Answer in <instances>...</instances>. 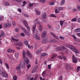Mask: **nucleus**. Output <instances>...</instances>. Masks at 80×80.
I'll return each mask as SVG.
<instances>
[{"mask_svg": "<svg viewBox=\"0 0 80 80\" xmlns=\"http://www.w3.org/2000/svg\"><path fill=\"white\" fill-rule=\"evenodd\" d=\"M72 10L73 12H75L76 11V8H74L72 9Z\"/></svg>", "mask_w": 80, "mask_h": 80, "instance_id": "obj_64", "label": "nucleus"}, {"mask_svg": "<svg viewBox=\"0 0 80 80\" xmlns=\"http://www.w3.org/2000/svg\"><path fill=\"white\" fill-rule=\"evenodd\" d=\"M77 20V19L76 18H74L72 19L71 20L72 22H76Z\"/></svg>", "mask_w": 80, "mask_h": 80, "instance_id": "obj_36", "label": "nucleus"}, {"mask_svg": "<svg viewBox=\"0 0 80 80\" xmlns=\"http://www.w3.org/2000/svg\"><path fill=\"white\" fill-rule=\"evenodd\" d=\"M14 1H17L18 2H20L22 1V0H12Z\"/></svg>", "mask_w": 80, "mask_h": 80, "instance_id": "obj_57", "label": "nucleus"}, {"mask_svg": "<svg viewBox=\"0 0 80 80\" xmlns=\"http://www.w3.org/2000/svg\"><path fill=\"white\" fill-rule=\"evenodd\" d=\"M26 52L25 51H22V57H23L26 56Z\"/></svg>", "mask_w": 80, "mask_h": 80, "instance_id": "obj_28", "label": "nucleus"}, {"mask_svg": "<svg viewBox=\"0 0 80 80\" xmlns=\"http://www.w3.org/2000/svg\"><path fill=\"white\" fill-rule=\"evenodd\" d=\"M50 16L51 17H54L55 18L57 17V16L53 14H52L50 15Z\"/></svg>", "mask_w": 80, "mask_h": 80, "instance_id": "obj_25", "label": "nucleus"}, {"mask_svg": "<svg viewBox=\"0 0 80 80\" xmlns=\"http://www.w3.org/2000/svg\"><path fill=\"white\" fill-rule=\"evenodd\" d=\"M5 65L6 67H7V68H8V69H9V65L7 63H5Z\"/></svg>", "mask_w": 80, "mask_h": 80, "instance_id": "obj_34", "label": "nucleus"}, {"mask_svg": "<svg viewBox=\"0 0 80 80\" xmlns=\"http://www.w3.org/2000/svg\"><path fill=\"white\" fill-rule=\"evenodd\" d=\"M19 46L20 47H22L23 46V43H21V42H20L19 44Z\"/></svg>", "mask_w": 80, "mask_h": 80, "instance_id": "obj_52", "label": "nucleus"}, {"mask_svg": "<svg viewBox=\"0 0 80 80\" xmlns=\"http://www.w3.org/2000/svg\"><path fill=\"white\" fill-rule=\"evenodd\" d=\"M80 68V66L78 67L77 68V71L78 72H79V69Z\"/></svg>", "mask_w": 80, "mask_h": 80, "instance_id": "obj_47", "label": "nucleus"}, {"mask_svg": "<svg viewBox=\"0 0 80 80\" xmlns=\"http://www.w3.org/2000/svg\"><path fill=\"white\" fill-rule=\"evenodd\" d=\"M55 4L54 2H51L49 3V4L51 5H53Z\"/></svg>", "mask_w": 80, "mask_h": 80, "instance_id": "obj_39", "label": "nucleus"}, {"mask_svg": "<svg viewBox=\"0 0 80 80\" xmlns=\"http://www.w3.org/2000/svg\"><path fill=\"white\" fill-rule=\"evenodd\" d=\"M52 42H57V40H56V39H52Z\"/></svg>", "mask_w": 80, "mask_h": 80, "instance_id": "obj_40", "label": "nucleus"}, {"mask_svg": "<svg viewBox=\"0 0 80 80\" xmlns=\"http://www.w3.org/2000/svg\"><path fill=\"white\" fill-rule=\"evenodd\" d=\"M3 72H2V70L0 69V75H1L2 74Z\"/></svg>", "mask_w": 80, "mask_h": 80, "instance_id": "obj_61", "label": "nucleus"}, {"mask_svg": "<svg viewBox=\"0 0 80 80\" xmlns=\"http://www.w3.org/2000/svg\"><path fill=\"white\" fill-rule=\"evenodd\" d=\"M27 67H28V69L29 68H30V67L31 65L30 64H28V65Z\"/></svg>", "mask_w": 80, "mask_h": 80, "instance_id": "obj_62", "label": "nucleus"}, {"mask_svg": "<svg viewBox=\"0 0 80 80\" xmlns=\"http://www.w3.org/2000/svg\"><path fill=\"white\" fill-rule=\"evenodd\" d=\"M21 35L22 37H24L25 36L24 33H21Z\"/></svg>", "mask_w": 80, "mask_h": 80, "instance_id": "obj_55", "label": "nucleus"}, {"mask_svg": "<svg viewBox=\"0 0 80 80\" xmlns=\"http://www.w3.org/2000/svg\"><path fill=\"white\" fill-rule=\"evenodd\" d=\"M47 34V31H44L42 33V38H45Z\"/></svg>", "mask_w": 80, "mask_h": 80, "instance_id": "obj_13", "label": "nucleus"}, {"mask_svg": "<svg viewBox=\"0 0 80 80\" xmlns=\"http://www.w3.org/2000/svg\"><path fill=\"white\" fill-rule=\"evenodd\" d=\"M70 69V66L69 65H68L67 66L66 70H68Z\"/></svg>", "mask_w": 80, "mask_h": 80, "instance_id": "obj_42", "label": "nucleus"}, {"mask_svg": "<svg viewBox=\"0 0 80 80\" xmlns=\"http://www.w3.org/2000/svg\"><path fill=\"white\" fill-rule=\"evenodd\" d=\"M58 58H59V59H62L63 58L66 60L67 59V58L65 57H62V56H59L58 57Z\"/></svg>", "mask_w": 80, "mask_h": 80, "instance_id": "obj_14", "label": "nucleus"}, {"mask_svg": "<svg viewBox=\"0 0 80 80\" xmlns=\"http://www.w3.org/2000/svg\"><path fill=\"white\" fill-rule=\"evenodd\" d=\"M3 77H8V74L6 72L5 70H3L2 73Z\"/></svg>", "mask_w": 80, "mask_h": 80, "instance_id": "obj_7", "label": "nucleus"}, {"mask_svg": "<svg viewBox=\"0 0 80 80\" xmlns=\"http://www.w3.org/2000/svg\"><path fill=\"white\" fill-rule=\"evenodd\" d=\"M47 13H46V12H45L44 13H43V14H42V18L44 19H46L47 18Z\"/></svg>", "mask_w": 80, "mask_h": 80, "instance_id": "obj_15", "label": "nucleus"}, {"mask_svg": "<svg viewBox=\"0 0 80 80\" xmlns=\"http://www.w3.org/2000/svg\"><path fill=\"white\" fill-rule=\"evenodd\" d=\"M33 5V3L32 4L31 3H29V7H31Z\"/></svg>", "mask_w": 80, "mask_h": 80, "instance_id": "obj_44", "label": "nucleus"}, {"mask_svg": "<svg viewBox=\"0 0 80 80\" xmlns=\"http://www.w3.org/2000/svg\"><path fill=\"white\" fill-rule=\"evenodd\" d=\"M57 9L59 11H61L63 10V8L62 7H59L57 8Z\"/></svg>", "mask_w": 80, "mask_h": 80, "instance_id": "obj_38", "label": "nucleus"}, {"mask_svg": "<svg viewBox=\"0 0 80 80\" xmlns=\"http://www.w3.org/2000/svg\"><path fill=\"white\" fill-rule=\"evenodd\" d=\"M11 40H12V42H13V41L17 42H18V41H19V39L15 38H13V37H12Z\"/></svg>", "mask_w": 80, "mask_h": 80, "instance_id": "obj_10", "label": "nucleus"}, {"mask_svg": "<svg viewBox=\"0 0 80 80\" xmlns=\"http://www.w3.org/2000/svg\"><path fill=\"white\" fill-rule=\"evenodd\" d=\"M27 79H28V80H29L31 79V75H29L27 76Z\"/></svg>", "mask_w": 80, "mask_h": 80, "instance_id": "obj_23", "label": "nucleus"}, {"mask_svg": "<svg viewBox=\"0 0 80 80\" xmlns=\"http://www.w3.org/2000/svg\"><path fill=\"white\" fill-rule=\"evenodd\" d=\"M27 53L28 54V56H29L31 58H32V55L30 53L29 51H27Z\"/></svg>", "mask_w": 80, "mask_h": 80, "instance_id": "obj_16", "label": "nucleus"}, {"mask_svg": "<svg viewBox=\"0 0 80 80\" xmlns=\"http://www.w3.org/2000/svg\"><path fill=\"white\" fill-rule=\"evenodd\" d=\"M18 11L20 12H22V10L20 8L18 9Z\"/></svg>", "mask_w": 80, "mask_h": 80, "instance_id": "obj_60", "label": "nucleus"}, {"mask_svg": "<svg viewBox=\"0 0 80 80\" xmlns=\"http://www.w3.org/2000/svg\"><path fill=\"white\" fill-rule=\"evenodd\" d=\"M4 18V17L3 16H0V21L2 20V19Z\"/></svg>", "mask_w": 80, "mask_h": 80, "instance_id": "obj_46", "label": "nucleus"}, {"mask_svg": "<svg viewBox=\"0 0 80 80\" xmlns=\"http://www.w3.org/2000/svg\"><path fill=\"white\" fill-rule=\"evenodd\" d=\"M48 27L49 30H52V26L50 25H48Z\"/></svg>", "mask_w": 80, "mask_h": 80, "instance_id": "obj_22", "label": "nucleus"}, {"mask_svg": "<svg viewBox=\"0 0 80 80\" xmlns=\"http://www.w3.org/2000/svg\"><path fill=\"white\" fill-rule=\"evenodd\" d=\"M14 52V50H12L11 49H9L7 50V52L9 53Z\"/></svg>", "mask_w": 80, "mask_h": 80, "instance_id": "obj_18", "label": "nucleus"}, {"mask_svg": "<svg viewBox=\"0 0 80 80\" xmlns=\"http://www.w3.org/2000/svg\"><path fill=\"white\" fill-rule=\"evenodd\" d=\"M22 6H24L25 5L27 4V2L25 1H24L22 2Z\"/></svg>", "mask_w": 80, "mask_h": 80, "instance_id": "obj_37", "label": "nucleus"}, {"mask_svg": "<svg viewBox=\"0 0 80 80\" xmlns=\"http://www.w3.org/2000/svg\"><path fill=\"white\" fill-rule=\"evenodd\" d=\"M72 36L73 38H74V39L75 40H76L77 39V38L76 37L75 35H72Z\"/></svg>", "mask_w": 80, "mask_h": 80, "instance_id": "obj_45", "label": "nucleus"}, {"mask_svg": "<svg viewBox=\"0 0 80 80\" xmlns=\"http://www.w3.org/2000/svg\"><path fill=\"white\" fill-rule=\"evenodd\" d=\"M72 60L73 63H76L78 62V59L75 58L74 56H72Z\"/></svg>", "mask_w": 80, "mask_h": 80, "instance_id": "obj_9", "label": "nucleus"}, {"mask_svg": "<svg viewBox=\"0 0 80 80\" xmlns=\"http://www.w3.org/2000/svg\"><path fill=\"white\" fill-rule=\"evenodd\" d=\"M42 50L41 49H39L37 51V53L40 54Z\"/></svg>", "mask_w": 80, "mask_h": 80, "instance_id": "obj_27", "label": "nucleus"}, {"mask_svg": "<svg viewBox=\"0 0 80 80\" xmlns=\"http://www.w3.org/2000/svg\"><path fill=\"white\" fill-rule=\"evenodd\" d=\"M24 16L25 17H27V18H28V17H29V16L27 14H24Z\"/></svg>", "mask_w": 80, "mask_h": 80, "instance_id": "obj_54", "label": "nucleus"}, {"mask_svg": "<svg viewBox=\"0 0 80 80\" xmlns=\"http://www.w3.org/2000/svg\"><path fill=\"white\" fill-rule=\"evenodd\" d=\"M47 54L46 53H44L42 54V57H45L47 55Z\"/></svg>", "mask_w": 80, "mask_h": 80, "instance_id": "obj_35", "label": "nucleus"}, {"mask_svg": "<svg viewBox=\"0 0 80 80\" xmlns=\"http://www.w3.org/2000/svg\"><path fill=\"white\" fill-rule=\"evenodd\" d=\"M57 56V55L56 54H53L52 56V57L51 58V59L52 60L54 58Z\"/></svg>", "mask_w": 80, "mask_h": 80, "instance_id": "obj_20", "label": "nucleus"}, {"mask_svg": "<svg viewBox=\"0 0 80 80\" xmlns=\"http://www.w3.org/2000/svg\"><path fill=\"white\" fill-rule=\"evenodd\" d=\"M25 63L24 62L22 61L21 63V65L19 64L16 68V69L18 71L20 70V68H23L25 67Z\"/></svg>", "mask_w": 80, "mask_h": 80, "instance_id": "obj_2", "label": "nucleus"}, {"mask_svg": "<svg viewBox=\"0 0 80 80\" xmlns=\"http://www.w3.org/2000/svg\"><path fill=\"white\" fill-rule=\"evenodd\" d=\"M75 41H76V42H80V39H76Z\"/></svg>", "mask_w": 80, "mask_h": 80, "instance_id": "obj_51", "label": "nucleus"}, {"mask_svg": "<svg viewBox=\"0 0 80 80\" xmlns=\"http://www.w3.org/2000/svg\"><path fill=\"white\" fill-rule=\"evenodd\" d=\"M36 28V24L34 26H33L32 27V31L33 32V36L34 38H36V39L37 40H40V37L39 36H38V35L36 34L37 33H36V34H34V33L35 32V30Z\"/></svg>", "mask_w": 80, "mask_h": 80, "instance_id": "obj_1", "label": "nucleus"}, {"mask_svg": "<svg viewBox=\"0 0 80 80\" xmlns=\"http://www.w3.org/2000/svg\"><path fill=\"white\" fill-rule=\"evenodd\" d=\"M51 65H49L48 66V68L49 69H51Z\"/></svg>", "mask_w": 80, "mask_h": 80, "instance_id": "obj_53", "label": "nucleus"}, {"mask_svg": "<svg viewBox=\"0 0 80 80\" xmlns=\"http://www.w3.org/2000/svg\"><path fill=\"white\" fill-rule=\"evenodd\" d=\"M15 57L16 58H18V56H19V54L18 53H15Z\"/></svg>", "mask_w": 80, "mask_h": 80, "instance_id": "obj_32", "label": "nucleus"}, {"mask_svg": "<svg viewBox=\"0 0 80 80\" xmlns=\"http://www.w3.org/2000/svg\"><path fill=\"white\" fill-rule=\"evenodd\" d=\"M5 6H8L9 5V3L8 2H6L5 3Z\"/></svg>", "mask_w": 80, "mask_h": 80, "instance_id": "obj_63", "label": "nucleus"}, {"mask_svg": "<svg viewBox=\"0 0 80 80\" xmlns=\"http://www.w3.org/2000/svg\"><path fill=\"white\" fill-rule=\"evenodd\" d=\"M66 46L68 48H69L70 49H71L73 51L75 52L78 53H79V52L72 45H66Z\"/></svg>", "mask_w": 80, "mask_h": 80, "instance_id": "obj_4", "label": "nucleus"}, {"mask_svg": "<svg viewBox=\"0 0 80 80\" xmlns=\"http://www.w3.org/2000/svg\"><path fill=\"white\" fill-rule=\"evenodd\" d=\"M36 14L37 15H40L41 12L37 10H35Z\"/></svg>", "mask_w": 80, "mask_h": 80, "instance_id": "obj_17", "label": "nucleus"}, {"mask_svg": "<svg viewBox=\"0 0 80 80\" xmlns=\"http://www.w3.org/2000/svg\"><path fill=\"white\" fill-rule=\"evenodd\" d=\"M59 38L60 39H65V38L62 36H60Z\"/></svg>", "mask_w": 80, "mask_h": 80, "instance_id": "obj_48", "label": "nucleus"}, {"mask_svg": "<svg viewBox=\"0 0 80 80\" xmlns=\"http://www.w3.org/2000/svg\"><path fill=\"white\" fill-rule=\"evenodd\" d=\"M62 50L61 48H58L55 49V50L57 51H61Z\"/></svg>", "mask_w": 80, "mask_h": 80, "instance_id": "obj_29", "label": "nucleus"}, {"mask_svg": "<svg viewBox=\"0 0 80 80\" xmlns=\"http://www.w3.org/2000/svg\"><path fill=\"white\" fill-rule=\"evenodd\" d=\"M39 79L41 80H44L45 79L43 78L42 77H39Z\"/></svg>", "mask_w": 80, "mask_h": 80, "instance_id": "obj_58", "label": "nucleus"}, {"mask_svg": "<svg viewBox=\"0 0 80 80\" xmlns=\"http://www.w3.org/2000/svg\"><path fill=\"white\" fill-rule=\"evenodd\" d=\"M13 78L14 80H17L18 79L16 75L13 76Z\"/></svg>", "mask_w": 80, "mask_h": 80, "instance_id": "obj_24", "label": "nucleus"}, {"mask_svg": "<svg viewBox=\"0 0 80 80\" xmlns=\"http://www.w3.org/2000/svg\"><path fill=\"white\" fill-rule=\"evenodd\" d=\"M23 59L25 60V62L27 63L26 64L28 63L29 62L28 58L26 57V56L24 57H23Z\"/></svg>", "mask_w": 80, "mask_h": 80, "instance_id": "obj_12", "label": "nucleus"}, {"mask_svg": "<svg viewBox=\"0 0 80 80\" xmlns=\"http://www.w3.org/2000/svg\"><path fill=\"white\" fill-rule=\"evenodd\" d=\"M60 24L61 26L62 27L63 26V24L64 22L63 21H60Z\"/></svg>", "mask_w": 80, "mask_h": 80, "instance_id": "obj_26", "label": "nucleus"}, {"mask_svg": "<svg viewBox=\"0 0 80 80\" xmlns=\"http://www.w3.org/2000/svg\"><path fill=\"white\" fill-rule=\"evenodd\" d=\"M38 19H37L36 20L34 21V22L36 24H38V25L39 26L38 29L41 32L43 30V28L42 27V25L40 24L39 22L38 21Z\"/></svg>", "mask_w": 80, "mask_h": 80, "instance_id": "obj_3", "label": "nucleus"}, {"mask_svg": "<svg viewBox=\"0 0 80 80\" xmlns=\"http://www.w3.org/2000/svg\"><path fill=\"white\" fill-rule=\"evenodd\" d=\"M50 34L52 35V36L53 38H55V39H56L58 40H59V38L55 34H54L52 32H50Z\"/></svg>", "mask_w": 80, "mask_h": 80, "instance_id": "obj_8", "label": "nucleus"}, {"mask_svg": "<svg viewBox=\"0 0 80 80\" xmlns=\"http://www.w3.org/2000/svg\"><path fill=\"white\" fill-rule=\"evenodd\" d=\"M23 23H24V25L27 28L28 30V31L30 32V28L29 27L27 24V22H26V21L25 20H24L23 21Z\"/></svg>", "mask_w": 80, "mask_h": 80, "instance_id": "obj_5", "label": "nucleus"}, {"mask_svg": "<svg viewBox=\"0 0 80 80\" xmlns=\"http://www.w3.org/2000/svg\"><path fill=\"white\" fill-rule=\"evenodd\" d=\"M48 39L47 38H44L42 40V42L43 43H45L47 42Z\"/></svg>", "mask_w": 80, "mask_h": 80, "instance_id": "obj_19", "label": "nucleus"}, {"mask_svg": "<svg viewBox=\"0 0 80 80\" xmlns=\"http://www.w3.org/2000/svg\"><path fill=\"white\" fill-rule=\"evenodd\" d=\"M75 32H80V28H78L77 29H76V30H75Z\"/></svg>", "mask_w": 80, "mask_h": 80, "instance_id": "obj_41", "label": "nucleus"}, {"mask_svg": "<svg viewBox=\"0 0 80 80\" xmlns=\"http://www.w3.org/2000/svg\"><path fill=\"white\" fill-rule=\"evenodd\" d=\"M55 12L56 13H59V12H60L59 11H58V9H57V10H55Z\"/></svg>", "mask_w": 80, "mask_h": 80, "instance_id": "obj_49", "label": "nucleus"}, {"mask_svg": "<svg viewBox=\"0 0 80 80\" xmlns=\"http://www.w3.org/2000/svg\"><path fill=\"white\" fill-rule=\"evenodd\" d=\"M40 1L42 3H44L45 2V0H40Z\"/></svg>", "mask_w": 80, "mask_h": 80, "instance_id": "obj_56", "label": "nucleus"}, {"mask_svg": "<svg viewBox=\"0 0 80 80\" xmlns=\"http://www.w3.org/2000/svg\"><path fill=\"white\" fill-rule=\"evenodd\" d=\"M46 74V72L45 71H44L43 72H42V75L43 77H45V75Z\"/></svg>", "mask_w": 80, "mask_h": 80, "instance_id": "obj_31", "label": "nucleus"}, {"mask_svg": "<svg viewBox=\"0 0 80 80\" xmlns=\"http://www.w3.org/2000/svg\"><path fill=\"white\" fill-rule=\"evenodd\" d=\"M1 35L3 37H4L5 36L4 33L2 31L1 32Z\"/></svg>", "mask_w": 80, "mask_h": 80, "instance_id": "obj_33", "label": "nucleus"}, {"mask_svg": "<svg viewBox=\"0 0 80 80\" xmlns=\"http://www.w3.org/2000/svg\"><path fill=\"white\" fill-rule=\"evenodd\" d=\"M65 0H62L60 3L61 5H63L64 4Z\"/></svg>", "mask_w": 80, "mask_h": 80, "instance_id": "obj_30", "label": "nucleus"}, {"mask_svg": "<svg viewBox=\"0 0 80 80\" xmlns=\"http://www.w3.org/2000/svg\"><path fill=\"white\" fill-rule=\"evenodd\" d=\"M12 24H13V26H16V24L15 22V21H12Z\"/></svg>", "mask_w": 80, "mask_h": 80, "instance_id": "obj_43", "label": "nucleus"}, {"mask_svg": "<svg viewBox=\"0 0 80 80\" xmlns=\"http://www.w3.org/2000/svg\"><path fill=\"white\" fill-rule=\"evenodd\" d=\"M22 30L24 31V32L26 35L28 36H29L30 35V33L29 32H28L27 30L25 29L24 28H22Z\"/></svg>", "mask_w": 80, "mask_h": 80, "instance_id": "obj_6", "label": "nucleus"}, {"mask_svg": "<svg viewBox=\"0 0 80 80\" xmlns=\"http://www.w3.org/2000/svg\"><path fill=\"white\" fill-rule=\"evenodd\" d=\"M62 77L60 76L59 77V78L58 79V80H62Z\"/></svg>", "mask_w": 80, "mask_h": 80, "instance_id": "obj_50", "label": "nucleus"}, {"mask_svg": "<svg viewBox=\"0 0 80 80\" xmlns=\"http://www.w3.org/2000/svg\"><path fill=\"white\" fill-rule=\"evenodd\" d=\"M24 43L26 45H28V41H27V39H24Z\"/></svg>", "mask_w": 80, "mask_h": 80, "instance_id": "obj_21", "label": "nucleus"}, {"mask_svg": "<svg viewBox=\"0 0 80 80\" xmlns=\"http://www.w3.org/2000/svg\"><path fill=\"white\" fill-rule=\"evenodd\" d=\"M11 26V24L9 23H6L4 26V27L5 28H7L8 27H9Z\"/></svg>", "mask_w": 80, "mask_h": 80, "instance_id": "obj_11", "label": "nucleus"}, {"mask_svg": "<svg viewBox=\"0 0 80 80\" xmlns=\"http://www.w3.org/2000/svg\"><path fill=\"white\" fill-rule=\"evenodd\" d=\"M15 31L16 32H18V29L17 28H15Z\"/></svg>", "mask_w": 80, "mask_h": 80, "instance_id": "obj_59", "label": "nucleus"}]
</instances>
